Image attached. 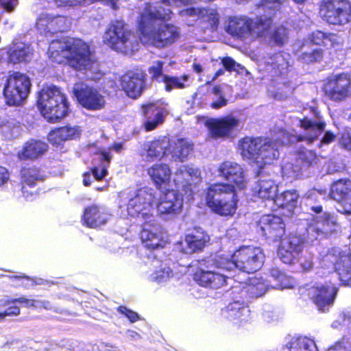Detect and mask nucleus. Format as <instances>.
Returning a JSON list of instances; mask_svg holds the SVG:
<instances>
[{"label": "nucleus", "mask_w": 351, "mask_h": 351, "mask_svg": "<svg viewBox=\"0 0 351 351\" xmlns=\"http://www.w3.org/2000/svg\"><path fill=\"white\" fill-rule=\"evenodd\" d=\"M32 298H27L24 296L8 300L5 301V305H10V304H16L19 303L24 305L25 307L27 308H32Z\"/></svg>", "instance_id": "nucleus-60"}, {"label": "nucleus", "mask_w": 351, "mask_h": 351, "mask_svg": "<svg viewBox=\"0 0 351 351\" xmlns=\"http://www.w3.org/2000/svg\"><path fill=\"white\" fill-rule=\"evenodd\" d=\"M59 7L75 6L84 2L85 0H53Z\"/></svg>", "instance_id": "nucleus-61"}, {"label": "nucleus", "mask_w": 351, "mask_h": 351, "mask_svg": "<svg viewBox=\"0 0 351 351\" xmlns=\"http://www.w3.org/2000/svg\"><path fill=\"white\" fill-rule=\"evenodd\" d=\"M263 258V253L259 247L241 246L232 255L231 262L227 261V264L230 265H223V267L227 270L237 267L247 274L254 273L262 267Z\"/></svg>", "instance_id": "nucleus-9"}, {"label": "nucleus", "mask_w": 351, "mask_h": 351, "mask_svg": "<svg viewBox=\"0 0 351 351\" xmlns=\"http://www.w3.org/2000/svg\"><path fill=\"white\" fill-rule=\"evenodd\" d=\"M324 96L330 101L340 104L351 99V77L346 72L328 76L322 86Z\"/></svg>", "instance_id": "nucleus-10"}, {"label": "nucleus", "mask_w": 351, "mask_h": 351, "mask_svg": "<svg viewBox=\"0 0 351 351\" xmlns=\"http://www.w3.org/2000/svg\"><path fill=\"white\" fill-rule=\"evenodd\" d=\"M147 173L156 189L161 191L169 186L172 171L167 163H154L147 168Z\"/></svg>", "instance_id": "nucleus-25"}, {"label": "nucleus", "mask_w": 351, "mask_h": 351, "mask_svg": "<svg viewBox=\"0 0 351 351\" xmlns=\"http://www.w3.org/2000/svg\"><path fill=\"white\" fill-rule=\"evenodd\" d=\"M319 223L326 232V233H332L337 226L335 217L329 213H324L319 218Z\"/></svg>", "instance_id": "nucleus-51"}, {"label": "nucleus", "mask_w": 351, "mask_h": 351, "mask_svg": "<svg viewBox=\"0 0 351 351\" xmlns=\"http://www.w3.org/2000/svg\"><path fill=\"white\" fill-rule=\"evenodd\" d=\"M336 140V135L332 131H326L321 139V143L324 145L330 144Z\"/></svg>", "instance_id": "nucleus-62"}, {"label": "nucleus", "mask_w": 351, "mask_h": 351, "mask_svg": "<svg viewBox=\"0 0 351 351\" xmlns=\"http://www.w3.org/2000/svg\"><path fill=\"white\" fill-rule=\"evenodd\" d=\"M120 85L129 97L136 99L147 88V75L143 71H128L121 76Z\"/></svg>", "instance_id": "nucleus-18"}, {"label": "nucleus", "mask_w": 351, "mask_h": 351, "mask_svg": "<svg viewBox=\"0 0 351 351\" xmlns=\"http://www.w3.org/2000/svg\"><path fill=\"white\" fill-rule=\"evenodd\" d=\"M97 156L93 160V166L90 167V172L93 174L97 181H101L108 175V168L112 159L110 152L106 151H97Z\"/></svg>", "instance_id": "nucleus-31"}, {"label": "nucleus", "mask_w": 351, "mask_h": 351, "mask_svg": "<svg viewBox=\"0 0 351 351\" xmlns=\"http://www.w3.org/2000/svg\"><path fill=\"white\" fill-rule=\"evenodd\" d=\"M194 144L186 138H179L170 144L171 154L180 161L186 159L193 151Z\"/></svg>", "instance_id": "nucleus-36"}, {"label": "nucleus", "mask_w": 351, "mask_h": 351, "mask_svg": "<svg viewBox=\"0 0 351 351\" xmlns=\"http://www.w3.org/2000/svg\"><path fill=\"white\" fill-rule=\"evenodd\" d=\"M47 53L52 62L63 64L76 71L90 69L95 62L90 45L80 38L53 40L48 47Z\"/></svg>", "instance_id": "nucleus-3"}, {"label": "nucleus", "mask_w": 351, "mask_h": 351, "mask_svg": "<svg viewBox=\"0 0 351 351\" xmlns=\"http://www.w3.org/2000/svg\"><path fill=\"white\" fill-rule=\"evenodd\" d=\"M256 226L267 239L274 242H278L285 235V221L280 217L276 215H263L258 221Z\"/></svg>", "instance_id": "nucleus-16"}, {"label": "nucleus", "mask_w": 351, "mask_h": 351, "mask_svg": "<svg viewBox=\"0 0 351 351\" xmlns=\"http://www.w3.org/2000/svg\"><path fill=\"white\" fill-rule=\"evenodd\" d=\"M81 130L79 126L66 125L51 130L47 134L48 141L55 147L63 145L65 141L80 138Z\"/></svg>", "instance_id": "nucleus-27"}, {"label": "nucleus", "mask_w": 351, "mask_h": 351, "mask_svg": "<svg viewBox=\"0 0 351 351\" xmlns=\"http://www.w3.org/2000/svg\"><path fill=\"white\" fill-rule=\"evenodd\" d=\"M175 182L182 188L190 187L200 178V171L197 169L183 166L176 171Z\"/></svg>", "instance_id": "nucleus-35"}, {"label": "nucleus", "mask_w": 351, "mask_h": 351, "mask_svg": "<svg viewBox=\"0 0 351 351\" xmlns=\"http://www.w3.org/2000/svg\"><path fill=\"white\" fill-rule=\"evenodd\" d=\"M162 82L165 83L164 89L166 92H171L174 88L184 89L186 88L184 82H181L178 76L165 75Z\"/></svg>", "instance_id": "nucleus-49"}, {"label": "nucleus", "mask_w": 351, "mask_h": 351, "mask_svg": "<svg viewBox=\"0 0 351 351\" xmlns=\"http://www.w3.org/2000/svg\"><path fill=\"white\" fill-rule=\"evenodd\" d=\"M331 195L339 202H351V180L339 179L331 187Z\"/></svg>", "instance_id": "nucleus-37"}, {"label": "nucleus", "mask_w": 351, "mask_h": 351, "mask_svg": "<svg viewBox=\"0 0 351 351\" xmlns=\"http://www.w3.org/2000/svg\"><path fill=\"white\" fill-rule=\"evenodd\" d=\"M13 305H11L8 306L4 311L3 314L5 315V317L6 316H17L20 315L21 310L20 308L14 305V304H12Z\"/></svg>", "instance_id": "nucleus-63"}, {"label": "nucleus", "mask_w": 351, "mask_h": 351, "mask_svg": "<svg viewBox=\"0 0 351 351\" xmlns=\"http://www.w3.org/2000/svg\"><path fill=\"white\" fill-rule=\"evenodd\" d=\"M339 145L344 149L351 151V130L343 131L339 138Z\"/></svg>", "instance_id": "nucleus-57"}, {"label": "nucleus", "mask_w": 351, "mask_h": 351, "mask_svg": "<svg viewBox=\"0 0 351 351\" xmlns=\"http://www.w3.org/2000/svg\"><path fill=\"white\" fill-rule=\"evenodd\" d=\"M289 344V351H318L315 342L306 337L293 338Z\"/></svg>", "instance_id": "nucleus-41"}, {"label": "nucleus", "mask_w": 351, "mask_h": 351, "mask_svg": "<svg viewBox=\"0 0 351 351\" xmlns=\"http://www.w3.org/2000/svg\"><path fill=\"white\" fill-rule=\"evenodd\" d=\"M170 13L169 10H153L150 2L145 3L136 23L138 38L143 43L162 49L178 41L180 33L177 26L171 23L157 24L158 22L163 23L169 19Z\"/></svg>", "instance_id": "nucleus-2"}, {"label": "nucleus", "mask_w": 351, "mask_h": 351, "mask_svg": "<svg viewBox=\"0 0 351 351\" xmlns=\"http://www.w3.org/2000/svg\"><path fill=\"white\" fill-rule=\"evenodd\" d=\"M333 265L341 283L351 287V252H340Z\"/></svg>", "instance_id": "nucleus-32"}, {"label": "nucleus", "mask_w": 351, "mask_h": 351, "mask_svg": "<svg viewBox=\"0 0 351 351\" xmlns=\"http://www.w3.org/2000/svg\"><path fill=\"white\" fill-rule=\"evenodd\" d=\"M167 141L164 138H156L146 145V156L149 161L160 159L165 155Z\"/></svg>", "instance_id": "nucleus-40"}, {"label": "nucleus", "mask_w": 351, "mask_h": 351, "mask_svg": "<svg viewBox=\"0 0 351 351\" xmlns=\"http://www.w3.org/2000/svg\"><path fill=\"white\" fill-rule=\"evenodd\" d=\"M108 215L99 206L92 204L87 206L82 215L83 224L90 228H97L106 223Z\"/></svg>", "instance_id": "nucleus-29"}, {"label": "nucleus", "mask_w": 351, "mask_h": 351, "mask_svg": "<svg viewBox=\"0 0 351 351\" xmlns=\"http://www.w3.org/2000/svg\"><path fill=\"white\" fill-rule=\"evenodd\" d=\"M128 198L126 210L128 216L142 219L145 224L154 221V210L157 198L152 188L141 187L130 193Z\"/></svg>", "instance_id": "nucleus-7"}, {"label": "nucleus", "mask_w": 351, "mask_h": 351, "mask_svg": "<svg viewBox=\"0 0 351 351\" xmlns=\"http://www.w3.org/2000/svg\"><path fill=\"white\" fill-rule=\"evenodd\" d=\"M270 275L279 282L278 284V286L282 288H285L286 287L284 281L287 279V276L284 272L279 270L278 268L274 267L270 269Z\"/></svg>", "instance_id": "nucleus-58"}, {"label": "nucleus", "mask_w": 351, "mask_h": 351, "mask_svg": "<svg viewBox=\"0 0 351 351\" xmlns=\"http://www.w3.org/2000/svg\"><path fill=\"white\" fill-rule=\"evenodd\" d=\"M228 317L239 319L240 322H247L250 315L248 306L244 301L234 300L226 306Z\"/></svg>", "instance_id": "nucleus-38"}, {"label": "nucleus", "mask_w": 351, "mask_h": 351, "mask_svg": "<svg viewBox=\"0 0 351 351\" xmlns=\"http://www.w3.org/2000/svg\"><path fill=\"white\" fill-rule=\"evenodd\" d=\"M44 180L45 176L39 167L35 165L23 167L20 170V184L23 197L26 200H34L38 195V192L29 189H34L37 182H43Z\"/></svg>", "instance_id": "nucleus-17"}, {"label": "nucleus", "mask_w": 351, "mask_h": 351, "mask_svg": "<svg viewBox=\"0 0 351 351\" xmlns=\"http://www.w3.org/2000/svg\"><path fill=\"white\" fill-rule=\"evenodd\" d=\"M278 185L271 179L260 178L254 187V192L263 200L273 199L278 193Z\"/></svg>", "instance_id": "nucleus-34"}, {"label": "nucleus", "mask_w": 351, "mask_h": 351, "mask_svg": "<svg viewBox=\"0 0 351 351\" xmlns=\"http://www.w3.org/2000/svg\"><path fill=\"white\" fill-rule=\"evenodd\" d=\"M36 104L41 114L50 123L60 121L69 112L66 95L55 85L40 89Z\"/></svg>", "instance_id": "nucleus-4"}, {"label": "nucleus", "mask_w": 351, "mask_h": 351, "mask_svg": "<svg viewBox=\"0 0 351 351\" xmlns=\"http://www.w3.org/2000/svg\"><path fill=\"white\" fill-rule=\"evenodd\" d=\"M267 289V285L261 279H255L247 287L245 292L252 298H258L265 294Z\"/></svg>", "instance_id": "nucleus-45"}, {"label": "nucleus", "mask_w": 351, "mask_h": 351, "mask_svg": "<svg viewBox=\"0 0 351 351\" xmlns=\"http://www.w3.org/2000/svg\"><path fill=\"white\" fill-rule=\"evenodd\" d=\"M221 63L222 64L224 69L228 72L237 71L239 73V69H243V66L236 62L235 60L230 56L223 57L221 59Z\"/></svg>", "instance_id": "nucleus-54"}, {"label": "nucleus", "mask_w": 351, "mask_h": 351, "mask_svg": "<svg viewBox=\"0 0 351 351\" xmlns=\"http://www.w3.org/2000/svg\"><path fill=\"white\" fill-rule=\"evenodd\" d=\"M280 197L282 201V206H294L298 201L299 195L296 190H287L282 193Z\"/></svg>", "instance_id": "nucleus-52"}, {"label": "nucleus", "mask_w": 351, "mask_h": 351, "mask_svg": "<svg viewBox=\"0 0 351 351\" xmlns=\"http://www.w3.org/2000/svg\"><path fill=\"white\" fill-rule=\"evenodd\" d=\"M206 12L202 13L201 23L205 25V28L211 32L216 31L219 24V16L215 10L206 8Z\"/></svg>", "instance_id": "nucleus-42"}, {"label": "nucleus", "mask_w": 351, "mask_h": 351, "mask_svg": "<svg viewBox=\"0 0 351 351\" xmlns=\"http://www.w3.org/2000/svg\"><path fill=\"white\" fill-rule=\"evenodd\" d=\"M73 93L77 103L88 110L97 111L105 108L104 96L94 86L85 85L75 88Z\"/></svg>", "instance_id": "nucleus-15"}, {"label": "nucleus", "mask_w": 351, "mask_h": 351, "mask_svg": "<svg viewBox=\"0 0 351 351\" xmlns=\"http://www.w3.org/2000/svg\"><path fill=\"white\" fill-rule=\"evenodd\" d=\"M238 146L243 158L256 163L269 164L278 158L276 144L269 137L245 136L239 139Z\"/></svg>", "instance_id": "nucleus-5"}, {"label": "nucleus", "mask_w": 351, "mask_h": 351, "mask_svg": "<svg viewBox=\"0 0 351 351\" xmlns=\"http://www.w3.org/2000/svg\"><path fill=\"white\" fill-rule=\"evenodd\" d=\"M251 18L247 16H231L226 26V32L231 36L244 40L252 36Z\"/></svg>", "instance_id": "nucleus-26"}, {"label": "nucleus", "mask_w": 351, "mask_h": 351, "mask_svg": "<svg viewBox=\"0 0 351 351\" xmlns=\"http://www.w3.org/2000/svg\"><path fill=\"white\" fill-rule=\"evenodd\" d=\"M319 191L315 189L308 190L302 197L305 206L307 208V204L309 202L311 205L319 204Z\"/></svg>", "instance_id": "nucleus-53"}, {"label": "nucleus", "mask_w": 351, "mask_h": 351, "mask_svg": "<svg viewBox=\"0 0 351 351\" xmlns=\"http://www.w3.org/2000/svg\"><path fill=\"white\" fill-rule=\"evenodd\" d=\"M164 62L161 60H157L147 69L148 73L150 76L152 82L160 83L163 82L164 76L166 75L163 73Z\"/></svg>", "instance_id": "nucleus-46"}, {"label": "nucleus", "mask_w": 351, "mask_h": 351, "mask_svg": "<svg viewBox=\"0 0 351 351\" xmlns=\"http://www.w3.org/2000/svg\"><path fill=\"white\" fill-rule=\"evenodd\" d=\"M293 265L297 271L306 273L311 271L314 267L313 256L311 254L296 256L295 263L289 264Z\"/></svg>", "instance_id": "nucleus-43"}, {"label": "nucleus", "mask_w": 351, "mask_h": 351, "mask_svg": "<svg viewBox=\"0 0 351 351\" xmlns=\"http://www.w3.org/2000/svg\"><path fill=\"white\" fill-rule=\"evenodd\" d=\"M29 77L24 73L14 71L8 75L3 89L5 104L9 106H20L27 99L31 90Z\"/></svg>", "instance_id": "nucleus-8"}, {"label": "nucleus", "mask_w": 351, "mask_h": 351, "mask_svg": "<svg viewBox=\"0 0 351 351\" xmlns=\"http://www.w3.org/2000/svg\"><path fill=\"white\" fill-rule=\"evenodd\" d=\"M117 311L126 317L130 322L134 323L140 319L139 315L133 311L131 309H129L127 306L121 305L117 308Z\"/></svg>", "instance_id": "nucleus-56"}, {"label": "nucleus", "mask_w": 351, "mask_h": 351, "mask_svg": "<svg viewBox=\"0 0 351 351\" xmlns=\"http://www.w3.org/2000/svg\"><path fill=\"white\" fill-rule=\"evenodd\" d=\"M289 29L283 25L277 26L270 36L271 41L277 46L282 47L288 39Z\"/></svg>", "instance_id": "nucleus-47"}, {"label": "nucleus", "mask_w": 351, "mask_h": 351, "mask_svg": "<svg viewBox=\"0 0 351 351\" xmlns=\"http://www.w3.org/2000/svg\"><path fill=\"white\" fill-rule=\"evenodd\" d=\"M141 110L144 119L142 128L145 132L156 130L165 121V108L160 106L157 101L141 104Z\"/></svg>", "instance_id": "nucleus-20"}, {"label": "nucleus", "mask_w": 351, "mask_h": 351, "mask_svg": "<svg viewBox=\"0 0 351 351\" xmlns=\"http://www.w3.org/2000/svg\"><path fill=\"white\" fill-rule=\"evenodd\" d=\"M324 58V50L320 48H314L308 51H304L299 56V60L304 64H313L320 62Z\"/></svg>", "instance_id": "nucleus-44"}, {"label": "nucleus", "mask_w": 351, "mask_h": 351, "mask_svg": "<svg viewBox=\"0 0 351 351\" xmlns=\"http://www.w3.org/2000/svg\"><path fill=\"white\" fill-rule=\"evenodd\" d=\"M309 42L314 45L322 46L326 49H331L342 45L341 37L335 33L315 30L308 35Z\"/></svg>", "instance_id": "nucleus-30"}, {"label": "nucleus", "mask_w": 351, "mask_h": 351, "mask_svg": "<svg viewBox=\"0 0 351 351\" xmlns=\"http://www.w3.org/2000/svg\"><path fill=\"white\" fill-rule=\"evenodd\" d=\"M103 38L112 49L124 54L133 51L138 44L136 32L123 20L110 21Z\"/></svg>", "instance_id": "nucleus-6"}, {"label": "nucleus", "mask_w": 351, "mask_h": 351, "mask_svg": "<svg viewBox=\"0 0 351 351\" xmlns=\"http://www.w3.org/2000/svg\"><path fill=\"white\" fill-rule=\"evenodd\" d=\"M28 53L24 48L14 49L10 54V60L14 63L27 61Z\"/></svg>", "instance_id": "nucleus-55"}, {"label": "nucleus", "mask_w": 351, "mask_h": 351, "mask_svg": "<svg viewBox=\"0 0 351 351\" xmlns=\"http://www.w3.org/2000/svg\"><path fill=\"white\" fill-rule=\"evenodd\" d=\"M219 175L227 182H216L210 184L206 191V204L215 214L219 216H233L237 211L239 197L236 188L244 189L247 179L243 168L239 163L225 160L218 168Z\"/></svg>", "instance_id": "nucleus-1"}, {"label": "nucleus", "mask_w": 351, "mask_h": 351, "mask_svg": "<svg viewBox=\"0 0 351 351\" xmlns=\"http://www.w3.org/2000/svg\"><path fill=\"white\" fill-rule=\"evenodd\" d=\"M300 173L301 168L298 165L286 163L282 168V176L291 180L298 179Z\"/></svg>", "instance_id": "nucleus-50"}, {"label": "nucleus", "mask_w": 351, "mask_h": 351, "mask_svg": "<svg viewBox=\"0 0 351 351\" xmlns=\"http://www.w3.org/2000/svg\"><path fill=\"white\" fill-rule=\"evenodd\" d=\"M156 204L160 215L173 216L181 212L183 199L176 191L166 189L162 193L159 201Z\"/></svg>", "instance_id": "nucleus-21"}, {"label": "nucleus", "mask_w": 351, "mask_h": 351, "mask_svg": "<svg viewBox=\"0 0 351 351\" xmlns=\"http://www.w3.org/2000/svg\"><path fill=\"white\" fill-rule=\"evenodd\" d=\"M337 292L338 288L331 283L304 285L299 288L300 298L304 301H311L322 311L334 303Z\"/></svg>", "instance_id": "nucleus-11"}, {"label": "nucleus", "mask_w": 351, "mask_h": 351, "mask_svg": "<svg viewBox=\"0 0 351 351\" xmlns=\"http://www.w3.org/2000/svg\"><path fill=\"white\" fill-rule=\"evenodd\" d=\"M297 159L302 165L309 167L316 162L317 155L315 152L306 149H300L297 151Z\"/></svg>", "instance_id": "nucleus-48"}, {"label": "nucleus", "mask_w": 351, "mask_h": 351, "mask_svg": "<svg viewBox=\"0 0 351 351\" xmlns=\"http://www.w3.org/2000/svg\"><path fill=\"white\" fill-rule=\"evenodd\" d=\"M71 24V20L67 16L42 13L36 20V27L43 35L52 36L68 31Z\"/></svg>", "instance_id": "nucleus-14"}, {"label": "nucleus", "mask_w": 351, "mask_h": 351, "mask_svg": "<svg viewBox=\"0 0 351 351\" xmlns=\"http://www.w3.org/2000/svg\"><path fill=\"white\" fill-rule=\"evenodd\" d=\"M210 241L209 236L200 229H195L187 234L184 237V242L179 241L176 245L180 252L185 254L201 252Z\"/></svg>", "instance_id": "nucleus-22"}, {"label": "nucleus", "mask_w": 351, "mask_h": 351, "mask_svg": "<svg viewBox=\"0 0 351 351\" xmlns=\"http://www.w3.org/2000/svg\"><path fill=\"white\" fill-rule=\"evenodd\" d=\"M32 308L51 310L52 305L49 300L32 298Z\"/></svg>", "instance_id": "nucleus-59"}, {"label": "nucleus", "mask_w": 351, "mask_h": 351, "mask_svg": "<svg viewBox=\"0 0 351 351\" xmlns=\"http://www.w3.org/2000/svg\"><path fill=\"white\" fill-rule=\"evenodd\" d=\"M278 247V255L285 264H292L296 260V256L303 250L305 239L302 237L289 234L282 237Z\"/></svg>", "instance_id": "nucleus-13"}, {"label": "nucleus", "mask_w": 351, "mask_h": 351, "mask_svg": "<svg viewBox=\"0 0 351 351\" xmlns=\"http://www.w3.org/2000/svg\"><path fill=\"white\" fill-rule=\"evenodd\" d=\"M319 13L328 24L343 25L351 19V3L349 0H322Z\"/></svg>", "instance_id": "nucleus-12"}, {"label": "nucleus", "mask_w": 351, "mask_h": 351, "mask_svg": "<svg viewBox=\"0 0 351 351\" xmlns=\"http://www.w3.org/2000/svg\"><path fill=\"white\" fill-rule=\"evenodd\" d=\"M326 351H349V350L343 342L338 341L331 345Z\"/></svg>", "instance_id": "nucleus-64"}, {"label": "nucleus", "mask_w": 351, "mask_h": 351, "mask_svg": "<svg viewBox=\"0 0 351 351\" xmlns=\"http://www.w3.org/2000/svg\"><path fill=\"white\" fill-rule=\"evenodd\" d=\"M326 125L324 121H315L304 116L300 119L298 126L306 132L294 136V138L296 142L304 141L307 144H312L324 132Z\"/></svg>", "instance_id": "nucleus-23"}, {"label": "nucleus", "mask_w": 351, "mask_h": 351, "mask_svg": "<svg viewBox=\"0 0 351 351\" xmlns=\"http://www.w3.org/2000/svg\"><path fill=\"white\" fill-rule=\"evenodd\" d=\"M272 25L273 19L270 16L259 15L254 19H251L252 35L254 34L256 37L265 36Z\"/></svg>", "instance_id": "nucleus-39"}, {"label": "nucleus", "mask_w": 351, "mask_h": 351, "mask_svg": "<svg viewBox=\"0 0 351 351\" xmlns=\"http://www.w3.org/2000/svg\"><path fill=\"white\" fill-rule=\"evenodd\" d=\"M147 224H143L140 233V237L145 247L151 250L163 248L165 241L158 232H154L156 229L155 226L153 223L151 224L153 230H149L145 227Z\"/></svg>", "instance_id": "nucleus-33"}, {"label": "nucleus", "mask_w": 351, "mask_h": 351, "mask_svg": "<svg viewBox=\"0 0 351 351\" xmlns=\"http://www.w3.org/2000/svg\"><path fill=\"white\" fill-rule=\"evenodd\" d=\"M49 150L48 144L42 140L31 138L24 143L17 157L21 160L35 161L43 158Z\"/></svg>", "instance_id": "nucleus-24"}, {"label": "nucleus", "mask_w": 351, "mask_h": 351, "mask_svg": "<svg viewBox=\"0 0 351 351\" xmlns=\"http://www.w3.org/2000/svg\"><path fill=\"white\" fill-rule=\"evenodd\" d=\"M194 280L200 285L217 289L226 285V277L213 271L197 269L193 274Z\"/></svg>", "instance_id": "nucleus-28"}, {"label": "nucleus", "mask_w": 351, "mask_h": 351, "mask_svg": "<svg viewBox=\"0 0 351 351\" xmlns=\"http://www.w3.org/2000/svg\"><path fill=\"white\" fill-rule=\"evenodd\" d=\"M239 119L232 115L212 119L206 125L210 136L214 139L232 137L234 130L239 125Z\"/></svg>", "instance_id": "nucleus-19"}]
</instances>
